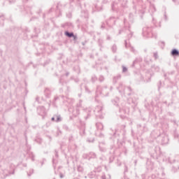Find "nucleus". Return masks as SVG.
Segmentation results:
<instances>
[{"label":"nucleus","mask_w":179,"mask_h":179,"mask_svg":"<svg viewBox=\"0 0 179 179\" xmlns=\"http://www.w3.org/2000/svg\"><path fill=\"white\" fill-rule=\"evenodd\" d=\"M148 152L152 159H156L157 155L160 153V147L159 145L149 147Z\"/></svg>","instance_id":"f257e3e1"},{"label":"nucleus","mask_w":179,"mask_h":179,"mask_svg":"<svg viewBox=\"0 0 179 179\" xmlns=\"http://www.w3.org/2000/svg\"><path fill=\"white\" fill-rule=\"evenodd\" d=\"M82 103H83L82 99H80L79 103H77L76 106L73 108V110L71 111V113L74 117H78V115L80 114V110L83 108V107L82 106Z\"/></svg>","instance_id":"f03ea898"},{"label":"nucleus","mask_w":179,"mask_h":179,"mask_svg":"<svg viewBox=\"0 0 179 179\" xmlns=\"http://www.w3.org/2000/svg\"><path fill=\"white\" fill-rule=\"evenodd\" d=\"M143 37H146L147 38L153 37V33H152V27H144L143 28Z\"/></svg>","instance_id":"7ed1b4c3"},{"label":"nucleus","mask_w":179,"mask_h":179,"mask_svg":"<svg viewBox=\"0 0 179 179\" xmlns=\"http://www.w3.org/2000/svg\"><path fill=\"white\" fill-rule=\"evenodd\" d=\"M94 113L96 117H98V118H103L104 116H103V105L96 106L94 110Z\"/></svg>","instance_id":"20e7f679"},{"label":"nucleus","mask_w":179,"mask_h":179,"mask_svg":"<svg viewBox=\"0 0 179 179\" xmlns=\"http://www.w3.org/2000/svg\"><path fill=\"white\" fill-rule=\"evenodd\" d=\"M106 90H107V87H105L101 89V87L100 85L96 86V97L99 96V94H103V96H108V92H106Z\"/></svg>","instance_id":"39448f33"},{"label":"nucleus","mask_w":179,"mask_h":179,"mask_svg":"<svg viewBox=\"0 0 179 179\" xmlns=\"http://www.w3.org/2000/svg\"><path fill=\"white\" fill-rule=\"evenodd\" d=\"M132 94H135V92H134V89H132L131 86L126 87L122 96H132Z\"/></svg>","instance_id":"423d86ee"},{"label":"nucleus","mask_w":179,"mask_h":179,"mask_svg":"<svg viewBox=\"0 0 179 179\" xmlns=\"http://www.w3.org/2000/svg\"><path fill=\"white\" fill-rule=\"evenodd\" d=\"M127 103L129 104H131L133 108H135V107L138 106V98L136 97H134V99L132 97L128 98Z\"/></svg>","instance_id":"0eeeda50"},{"label":"nucleus","mask_w":179,"mask_h":179,"mask_svg":"<svg viewBox=\"0 0 179 179\" xmlns=\"http://www.w3.org/2000/svg\"><path fill=\"white\" fill-rule=\"evenodd\" d=\"M37 113L44 118L47 115V112H45V108L44 106H39L37 108Z\"/></svg>","instance_id":"6e6552de"},{"label":"nucleus","mask_w":179,"mask_h":179,"mask_svg":"<svg viewBox=\"0 0 179 179\" xmlns=\"http://www.w3.org/2000/svg\"><path fill=\"white\" fill-rule=\"evenodd\" d=\"M117 22V19L115 17H110L107 21L106 24L108 27H113V26H115V23Z\"/></svg>","instance_id":"1a4fd4ad"},{"label":"nucleus","mask_w":179,"mask_h":179,"mask_svg":"<svg viewBox=\"0 0 179 179\" xmlns=\"http://www.w3.org/2000/svg\"><path fill=\"white\" fill-rule=\"evenodd\" d=\"M161 137V145H168L169 144V136L165 134H162L160 136Z\"/></svg>","instance_id":"9d476101"},{"label":"nucleus","mask_w":179,"mask_h":179,"mask_svg":"<svg viewBox=\"0 0 179 179\" xmlns=\"http://www.w3.org/2000/svg\"><path fill=\"white\" fill-rule=\"evenodd\" d=\"M118 2L123 9H127V8H128L127 0H118Z\"/></svg>","instance_id":"9b49d317"},{"label":"nucleus","mask_w":179,"mask_h":179,"mask_svg":"<svg viewBox=\"0 0 179 179\" xmlns=\"http://www.w3.org/2000/svg\"><path fill=\"white\" fill-rule=\"evenodd\" d=\"M126 88H127V87L124 86L122 83H120L119 84V86L117 87V90L119 91V93H120L122 94V96L123 95L122 93H124Z\"/></svg>","instance_id":"f8f14e48"},{"label":"nucleus","mask_w":179,"mask_h":179,"mask_svg":"<svg viewBox=\"0 0 179 179\" xmlns=\"http://www.w3.org/2000/svg\"><path fill=\"white\" fill-rule=\"evenodd\" d=\"M110 135L112 136V138H117V141H120V133L117 130H112V132L110 133Z\"/></svg>","instance_id":"ddd939ff"},{"label":"nucleus","mask_w":179,"mask_h":179,"mask_svg":"<svg viewBox=\"0 0 179 179\" xmlns=\"http://www.w3.org/2000/svg\"><path fill=\"white\" fill-rule=\"evenodd\" d=\"M103 7L101 6V4L100 3H96L94 4V7H93V10L94 12H100V10H102Z\"/></svg>","instance_id":"4468645a"},{"label":"nucleus","mask_w":179,"mask_h":179,"mask_svg":"<svg viewBox=\"0 0 179 179\" xmlns=\"http://www.w3.org/2000/svg\"><path fill=\"white\" fill-rule=\"evenodd\" d=\"M171 55H172V57H179L178 49H176V48L172 49L171 52Z\"/></svg>","instance_id":"2eb2a0df"},{"label":"nucleus","mask_w":179,"mask_h":179,"mask_svg":"<svg viewBox=\"0 0 179 179\" xmlns=\"http://www.w3.org/2000/svg\"><path fill=\"white\" fill-rule=\"evenodd\" d=\"M103 44H104V40L101 38L98 39V45L99 47H100V51H102V48H104Z\"/></svg>","instance_id":"dca6fc26"},{"label":"nucleus","mask_w":179,"mask_h":179,"mask_svg":"<svg viewBox=\"0 0 179 179\" xmlns=\"http://www.w3.org/2000/svg\"><path fill=\"white\" fill-rule=\"evenodd\" d=\"M65 6H66V3H61V1L58 2L57 3V5L56 6L57 10H61V8H65Z\"/></svg>","instance_id":"f3484780"},{"label":"nucleus","mask_w":179,"mask_h":179,"mask_svg":"<svg viewBox=\"0 0 179 179\" xmlns=\"http://www.w3.org/2000/svg\"><path fill=\"white\" fill-rule=\"evenodd\" d=\"M64 75L61 76L59 80V85H62V86H64V85H66V81L64 80Z\"/></svg>","instance_id":"a211bd4d"},{"label":"nucleus","mask_w":179,"mask_h":179,"mask_svg":"<svg viewBox=\"0 0 179 179\" xmlns=\"http://www.w3.org/2000/svg\"><path fill=\"white\" fill-rule=\"evenodd\" d=\"M96 127L97 129H99V131H103V129L104 128V125H103V123H101V122H97L96 124Z\"/></svg>","instance_id":"6ab92c4d"},{"label":"nucleus","mask_w":179,"mask_h":179,"mask_svg":"<svg viewBox=\"0 0 179 179\" xmlns=\"http://www.w3.org/2000/svg\"><path fill=\"white\" fill-rule=\"evenodd\" d=\"M45 97H47V99H50V97L51 96V91H50V89L46 88L45 90Z\"/></svg>","instance_id":"aec40b11"},{"label":"nucleus","mask_w":179,"mask_h":179,"mask_svg":"<svg viewBox=\"0 0 179 179\" xmlns=\"http://www.w3.org/2000/svg\"><path fill=\"white\" fill-rule=\"evenodd\" d=\"M64 35L66 36V37H69V38H72V37H73V32H69V31H66L64 32Z\"/></svg>","instance_id":"412c9836"},{"label":"nucleus","mask_w":179,"mask_h":179,"mask_svg":"<svg viewBox=\"0 0 179 179\" xmlns=\"http://www.w3.org/2000/svg\"><path fill=\"white\" fill-rule=\"evenodd\" d=\"M151 70L153 71V72H159L160 71V67H159V66L152 65L151 66Z\"/></svg>","instance_id":"4be33fe9"},{"label":"nucleus","mask_w":179,"mask_h":179,"mask_svg":"<svg viewBox=\"0 0 179 179\" xmlns=\"http://www.w3.org/2000/svg\"><path fill=\"white\" fill-rule=\"evenodd\" d=\"M138 62H142V58L141 57L136 58L135 60L133 62L131 66L134 68L135 66V64H138Z\"/></svg>","instance_id":"5701e85b"},{"label":"nucleus","mask_w":179,"mask_h":179,"mask_svg":"<svg viewBox=\"0 0 179 179\" xmlns=\"http://www.w3.org/2000/svg\"><path fill=\"white\" fill-rule=\"evenodd\" d=\"M111 102L114 106H118V103H120V98L116 97L114 99H112Z\"/></svg>","instance_id":"b1692460"},{"label":"nucleus","mask_w":179,"mask_h":179,"mask_svg":"<svg viewBox=\"0 0 179 179\" xmlns=\"http://www.w3.org/2000/svg\"><path fill=\"white\" fill-rule=\"evenodd\" d=\"M89 157H90V161L92 160V159H96L97 157V155L96 153L91 152L89 153Z\"/></svg>","instance_id":"393cba45"},{"label":"nucleus","mask_w":179,"mask_h":179,"mask_svg":"<svg viewBox=\"0 0 179 179\" xmlns=\"http://www.w3.org/2000/svg\"><path fill=\"white\" fill-rule=\"evenodd\" d=\"M110 50H111L112 52H113V54H115V52H117V45L115 44H113L111 46Z\"/></svg>","instance_id":"a878e982"},{"label":"nucleus","mask_w":179,"mask_h":179,"mask_svg":"<svg viewBox=\"0 0 179 179\" xmlns=\"http://www.w3.org/2000/svg\"><path fill=\"white\" fill-rule=\"evenodd\" d=\"M120 79H121V75L120 74L115 76L113 78V83H117V82H118V80H120Z\"/></svg>","instance_id":"bb28decb"},{"label":"nucleus","mask_w":179,"mask_h":179,"mask_svg":"<svg viewBox=\"0 0 179 179\" xmlns=\"http://www.w3.org/2000/svg\"><path fill=\"white\" fill-rule=\"evenodd\" d=\"M87 176L89 178H94V177H96V172L91 171L90 173H88Z\"/></svg>","instance_id":"cd10ccee"},{"label":"nucleus","mask_w":179,"mask_h":179,"mask_svg":"<svg viewBox=\"0 0 179 179\" xmlns=\"http://www.w3.org/2000/svg\"><path fill=\"white\" fill-rule=\"evenodd\" d=\"M155 10H156V7L155 6V4H150V11L152 12V13H155Z\"/></svg>","instance_id":"c85d7f7f"},{"label":"nucleus","mask_w":179,"mask_h":179,"mask_svg":"<svg viewBox=\"0 0 179 179\" xmlns=\"http://www.w3.org/2000/svg\"><path fill=\"white\" fill-rule=\"evenodd\" d=\"M91 82H92V83H96V82H97V76H96V75L92 76Z\"/></svg>","instance_id":"c756f323"},{"label":"nucleus","mask_w":179,"mask_h":179,"mask_svg":"<svg viewBox=\"0 0 179 179\" xmlns=\"http://www.w3.org/2000/svg\"><path fill=\"white\" fill-rule=\"evenodd\" d=\"M55 122H61V121H62V118L61 117V115H55Z\"/></svg>","instance_id":"7c9ffc66"},{"label":"nucleus","mask_w":179,"mask_h":179,"mask_svg":"<svg viewBox=\"0 0 179 179\" xmlns=\"http://www.w3.org/2000/svg\"><path fill=\"white\" fill-rule=\"evenodd\" d=\"M85 127H82L80 129V135L81 136H83V135H85Z\"/></svg>","instance_id":"2f4dec72"},{"label":"nucleus","mask_w":179,"mask_h":179,"mask_svg":"<svg viewBox=\"0 0 179 179\" xmlns=\"http://www.w3.org/2000/svg\"><path fill=\"white\" fill-rule=\"evenodd\" d=\"M87 116L85 117V120H87L89 117L92 115V109L88 108L87 109Z\"/></svg>","instance_id":"473e14b6"},{"label":"nucleus","mask_w":179,"mask_h":179,"mask_svg":"<svg viewBox=\"0 0 179 179\" xmlns=\"http://www.w3.org/2000/svg\"><path fill=\"white\" fill-rule=\"evenodd\" d=\"M58 100H59V96H55L52 102L53 106H57V101H58Z\"/></svg>","instance_id":"72a5a7b5"},{"label":"nucleus","mask_w":179,"mask_h":179,"mask_svg":"<svg viewBox=\"0 0 179 179\" xmlns=\"http://www.w3.org/2000/svg\"><path fill=\"white\" fill-rule=\"evenodd\" d=\"M96 136H98V138H104V135L103 134V133H95Z\"/></svg>","instance_id":"f704fd0d"},{"label":"nucleus","mask_w":179,"mask_h":179,"mask_svg":"<svg viewBox=\"0 0 179 179\" xmlns=\"http://www.w3.org/2000/svg\"><path fill=\"white\" fill-rule=\"evenodd\" d=\"M82 17H84L86 19V20H87V19L89 18V14L87 12L84 13V15H83V13H82Z\"/></svg>","instance_id":"c9c22d12"},{"label":"nucleus","mask_w":179,"mask_h":179,"mask_svg":"<svg viewBox=\"0 0 179 179\" xmlns=\"http://www.w3.org/2000/svg\"><path fill=\"white\" fill-rule=\"evenodd\" d=\"M159 45H160L162 48H164L166 43H164V41H160L159 42Z\"/></svg>","instance_id":"e433bc0d"},{"label":"nucleus","mask_w":179,"mask_h":179,"mask_svg":"<svg viewBox=\"0 0 179 179\" xmlns=\"http://www.w3.org/2000/svg\"><path fill=\"white\" fill-rule=\"evenodd\" d=\"M29 157L31 159L32 162H34V158L36 157V155H34L33 152H31L29 154Z\"/></svg>","instance_id":"4c0bfd02"},{"label":"nucleus","mask_w":179,"mask_h":179,"mask_svg":"<svg viewBox=\"0 0 179 179\" xmlns=\"http://www.w3.org/2000/svg\"><path fill=\"white\" fill-rule=\"evenodd\" d=\"M64 26H67L68 27H73V24H72V22H66Z\"/></svg>","instance_id":"58836bf2"},{"label":"nucleus","mask_w":179,"mask_h":179,"mask_svg":"<svg viewBox=\"0 0 179 179\" xmlns=\"http://www.w3.org/2000/svg\"><path fill=\"white\" fill-rule=\"evenodd\" d=\"M83 158L90 161L89 154H83Z\"/></svg>","instance_id":"ea45409f"},{"label":"nucleus","mask_w":179,"mask_h":179,"mask_svg":"<svg viewBox=\"0 0 179 179\" xmlns=\"http://www.w3.org/2000/svg\"><path fill=\"white\" fill-rule=\"evenodd\" d=\"M63 129H64V131H71V129H69V127H68V125L66 124L63 125Z\"/></svg>","instance_id":"a19ab883"},{"label":"nucleus","mask_w":179,"mask_h":179,"mask_svg":"<svg viewBox=\"0 0 179 179\" xmlns=\"http://www.w3.org/2000/svg\"><path fill=\"white\" fill-rule=\"evenodd\" d=\"M78 171H79L80 173H82L83 171V167L78 166V169H77Z\"/></svg>","instance_id":"79ce46f5"},{"label":"nucleus","mask_w":179,"mask_h":179,"mask_svg":"<svg viewBox=\"0 0 179 179\" xmlns=\"http://www.w3.org/2000/svg\"><path fill=\"white\" fill-rule=\"evenodd\" d=\"M99 82H104V76H100L99 78Z\"/></svg>","instance_id":"37998d69"},{"label":"nucleus","mask_w":179,"mask_h":179,"mask_svg":"<svg viewBox=\"0 0 179 179\" xmlns=\"http://www.w3.org/2000/svg\"><path fill=\"white\" fill-rule=\"evenodd\" d=\"M154 58H155V59H157V58H159V53L157 52H154Z\"/></svg>","instance_id":"c03bdc74"},{"label":"nucleus","mask_w":179,"mask_h":179,"mask_svg":"<svg viewBox=\"0 0 179 179\" xmlns=\"http://www.w3.org/2000/svg\"><path fill=\"white\" fill-rule=\"evenodd\" d=\"M99 150L101 152H106L107 150L106 149V148H103V147L99 145Z\"/></svg>","instance_id":"a18cd8bd"},{"label":"nucleus","mask_w":179,"mask_h":179,"mask_svg":"<svg viewBox=\"0 0 179 179\" xmlns=\"http://www.w3.org/2000/svg\"><path fill=\"white\" fill-rule=\"evenodd\" d=\"M132 36H134V32L130 31V34L127 35L128 38H132Z\"/></svg>","instance_id":"49530a36"},{"label":"nucleus","mask_w":179,"mask_h":179,"mask_svg":"<svg viewBox=\"0 0 179 179\" xmlns=\"http://www.w3.org/2000/svg\"><path fill=\"white\" fill-rule=\"evenodd\" d=\"M101 179H107V176H106L105 173H102V175L101 176Z\"/></svg>","instance_id":"de8ad7c7"},{"label":"nucleus","mask_w":179,"mask_h":179,"mask_svg":"<svg viewBox=\"0 0 179 179\" xmlns=\"http://www.w3.org/2000/svg\"><path fill=\"white\" fill-rule=\"evenodd\" d=\"M87 142H89L90 143H93V142H94V138H88Z\"/></svg>","instance_id":"09e8293b"},{"label":"nucleus","mask_w":179,"mask_h":179,"mask_svg":"<svg viewBox=\"0 0 179 179\" xmlns=\"http://www.w3.org/2000/svg\"><path fill=\"white\" fill-rule=\"evenodd\" d=\"M128 71V68H127L125 66H122V72L125 73Z\"/></svg>","instance_id":"8fccbe9b"},{"label":"nucleus","mask_w":179,"mask_h":179,"mask_svg":"<svg viewBox=\"0 0 179 179\" xmlns=\"http://www.w3.org/2000/svg\"><path fill=\"white\" fill-rule=\"evenodd\" d=\"M114 162V156H111L109 158V163H113Z\"/></svg>","instance_id":"3c124183"},{"label":"nucleus","mask_w":179,"mask_h":179,"mask_svg":"<svg viewBox=\"0 0 179 179\" xmlns=\"http://www.w3.org/2000/svg\"><path fill=\"white\" fill-rule=\"evenodd\" d=\"M66 17H68L69 19H71V17H72V13H69L66 14Z\"/></svg>","instance_id":"603ef678"},{"label":"nucleus","mask_w":179,"mask_h":179,"mask_svg":"<svg viewBox=\"0 0 179 179\" xmlns=\"http://www.w3.org/2000/svg\"><path fill=\"white\" fill-rule=\"evenodd\" d=\"M106 40L108 41H110V40H111V36L109 34H106Z\"/></svg>","instance_id":"864d4df0"},{"label":"nucleus","mask_w":179,"mask_h":179,"mask_svg":"<svg viewBox=\"0 0 179 179\" xmlns=\"http://www.w3.org/2000/svg\"><path fill=\"white\" fill-rule=\"evenodd\" d=\"M85 89L86 93H90V90H89V87H87V86H85Z\"/></svg>","instance_id":"5fc2aeb1"},{"label":"nucleus","mask_w":179,"mask_h":179,"mask_svg":"<svg viewBox=\"0 0 179 179\" xmlns=\"http://www.w3.org/2000/svg\"><path fill=\"white\" fill-rule=\"evenodd\" d=\"M52 163H53V167H54V170H55L57 166L55 165V159H52Z\"/></svg>","instance_id":"6e6d98bb"},{"label":"nucleus","mask_w":179,"mask_h":179,"mask_svg":"<svg viewBox=\"0 0 179 179\" xmlns=\"http://www.w3.org/2000/svg\"><path fill=\"white\" fill-rule=\"evenodd\" d=\"M0 20H2V22L5 20V16L3 15H0Z\"/></svg>","instance_id":"4d7b16f0"},{"label":"nucleus","mask_w":179,"mask_h":179,"mask_svg":"<svg viewBox=\"0 0 179 179\" xmlns=\"http://www.w3.org/2000/svg\"><path fill=\"white\" fill-rule=\"evenodd\" d=\"M101 29H102V30H103V29H106V23H102Z\"/></svg>","instance_id":"13d9d810"},{"label":"nucleus","mask_w":179,"mask_h":179,"mask_svg":"<svg viewBox=\"0 0 179 179\" xmlns=\"http://www.w3.org/2000/svg\"><path fill=\"white\" fill-rule=\"evenodd\" d=\"M124 29H127V19H124Z\"/></svg>","instance_id":"bf43d9fd"},{"label":"nucleus","mask_w":179,"mask_h":179,"mask_svg":"<svg viewBox=\"0 0 179 179\" xmlns=\"http://www.w3.org/2000/svg\"><path fill=\"white\" fill-rule=\"evenodd\" d=\"M170 121H171V122H173V124H174L175 125H177V120H171Z\"/></svg>","instance_id":"052dcab7"},{"label":"nucleus","mask_w":179,"mask_h":179,"mask_svg":"<svg viewBox=\"0 0 179 179\" xmlns=\"http://www.w3.org/2000/svg\"><path fill=\"white\" fill-rule=\"evenodd\" d=\"M26 145H27V150H31V146L27 144V142H26Z\"/></svg>","instance_id":"680f3d73"},{"label":"nucleus","mask_w":179,"mask_h":179,"mask_svg":"<svg viewBox=\"0 0 179 179\" xmlns=\"http://www.w3.org/2000/svg\"><path fill=\"white\" fill-rule=\"evenodd\" d=\"M173 2H174V3H176V5H179V0H172Z\"/></svg>","instance_id":"e2e57ef3"},{"label":"nucleus","mask_w":179,"mask_h":179,"mask_svg":"<svg viewBox=\"0 0 179 179\" xmlns=\"http://www.w3.org/2000/svg\"><path fill=\"white\" fill-rule=\"evenodd\" d=\"M73 80L76 83H79V79L78 78H73Z\"/></svg>","instance_id":"0e129e2a"},{"label":"nucleus","mask_w":179,"mask_h":179,"mask_svg":"<svg viewBox=\"0 0 179 179\" xmlns=\"http://www.w3.org/2000/svg\"><path fill=\"white\" fill-rule=\"evenodd\" d=\"M72 37H73L74 41H76V40H78V36L74 34L73 36H72Z\"/></svg>","instance_id":"69168bd1"},{"label":"nucleus","mask_w":179,"mask_h":179,"mask_svg":"<svg viewBox=\"0 0 179 179\" xmlns=\"http://www.w3.org/2000/svg\"><path fill=\"white\" fill-rule=\"evenodd\" d=\"M59 177H60V178H64V177H65V175H64V173H60Z\"/></svg>","instance_id":"338daca9"},{"label":"nucleus","mask_w":179,"mask_h":179,"mask_svg":"<svg viewBox=\"0 0 179 179\" xmlns=\"http://www.w3.org/2000/svg\"><path fill=\"white\" fill-rule=\"evenodd\" d=\"M174 136H175V138H179V135L178 134L177 132H175V133H174Z\"/></svg>","instance_id":"774afa93"}]
</instances>
